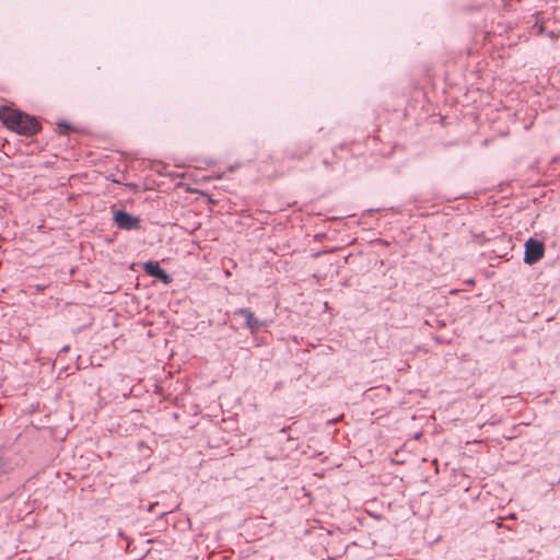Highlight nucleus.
Masks as SVG:
<instances>
[{"label": "nucleus", "mask_w": 560, "mask_h": 560, "mask_svg": "<svg viewBox=\"0 0 560 560\" xmlns=\"http://www.w3.org/2000/svg\"><path fill=\"white\" fill-rule=\"evenodd\" d=\"M0 121L11 131L25 137L37 135L42 130L38 119L20 109L0 106Z\"/></svg>", "instance_id": "1"}, {"label": "nucleus", "mask_w": 560, "mask_h": 560, "mask_svg": "<svg viewBox=\"0 0 560 560\" xmlns=\"http://www.w3.org/2000/svg\"><path fill=\"white\" fill-rule=\"evenodd\" d=\"M113 221L120 230L138 231L141 229V219L121 209L114 211Z\"/></svg>", "instance_id": "2"}, {"label": "nucleus", "mask_w": 560, "mask_h": 560, "mask_svg": "<svg viewBox=\"0 0 560 560\" xmlns=\"http://www.w3.org/2000/svg\"><path fill=\"white\" fill-rule=\"evenodd\" d=\"M545 254V244L534 237H530L525 243L524 262L534 265L538 262Z\"/></svg>", "instance_id": "3"}, {"label": "nucleus", "mask_w": 560, "mask_h": 560, "mask_svg": "<svg viewBox=\"0 0 560 560\" xmlns=\"http://www.w3.org/2000/svg\"><path fill=\"white\" fill-rule=\"evenodd\" d=\"M143 271L164 284H170L173 280L172 277L160 266L159 261H145L143 264Z\"/></svg>", "instance_id": "4"}, {"label": "nucleus", "mask_w": 560, "mask_h": 560, "mask_svg": "<svg viewBox=\"0 0 560 560\" xmlns=\"http://www.w3.org/2000/svg\"><path fill=\"white\" fill-rule=\"evenodd\" d=\"M233 314L234 316H242L245 318V327L248 328L252 334L258 331L265 326V322L258 319L249 308H235Z\"/></svg>", "instance_id": "5"}, {"label": "nucleus", "mask_w": 560, "mask_h": 560, "mask_svg": "<svg viewBox=\"0 0 560 560\" xmlns=\"http://www.w3.org/2000/svg\"><path fill=\"white\" fill-rule=\"evenodd\" d=\"M11 470H12L11 462L5 457L0 456V475L8 474Z\"/></svg>", "instance_id": "6"}, {"label": "nucleus", "mask_w": 560, "mask_h": 560, "mask_svg": "<svg viewBox=\"0 0 560 560\" xmlns=\"http://www.w3.org/2000/svg\"><path fill=\"white\" fill-rule=\"evenodd\" d=\"M57 126L60 128L61 133H68L72 130V127L67 121H59Z\"/></svg>", "instance_id": "7"}, {"label": "nucleus", "mask_w": 560, "mask_h": 560, "mask_svg": "<svg viewBox=\"0 0 560 560\" xmlns=\"http://www.w3.org/2000/svg\"><path fill=\"white\" fill-rule=\"evenodd\" d=\"M69 349H70V347H69V346H65V347H62V348H61V350L59 351L58 355L60 357L62 353L68 352V351H69Z\"/></svg>", "instance_id": "8"}, {"label": "nucleus", "mask_w": 560, "mask_h": 560, "mask_svg": "<svg viewBox=\"0 0 560 560\" xmlns=\"http://www.w3.org/2000/svg\"><path fill=\"white\" fill-rule=\"evenodd\" d=\"M311 150V147H307L301 155H292L293 158H301L303 154H306Z\"/></svg>", "instance_id": "9"}]
</instances>
